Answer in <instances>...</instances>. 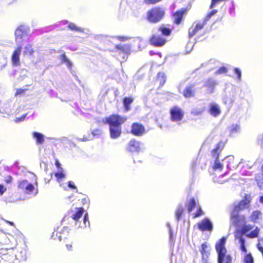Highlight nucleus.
<instances>
[{
	"label": "nucleus",
	"instance_id": "1",
	"mask_svg": "<svg viewBox=\"0 0 263 263\" xmlns=\"http://www.w3.org/2000/svg\"><path fill=\"white\" fill-rule=\"evenodd\" d=\"M251 200L250 195L245 194L242 200L233 205L230 211V219L233 224L238 226L240 223L246 222V217L240 215L239 213L249 206Z\"/></svg>",
	"mask_w": 263,
	"mask_h": 263
},
{
	"label": "nucleus",
	"instance_id": "2",
	"mask_svg": "<svg viewBox=\"0 0 263 263\" xmlns=\"http://www.w3.org/2000/svg\"><path fill=\"white\" fill-rule=\"evenodd\" d=\"M127 120V118L118 114H112L105 117L103 122L109 125L110 137L111 139L119 138L122 133L121 125Z\"/></svg>",
	"mask_w": 263,
	"mask_h": 263
},
{
	"label": "nucleus",
	"instance_id": "3",
	"mask_svg": "<svg viewBox=\"0 0 263 263\" xmlns=\"http://www.w3.org/2000/svg\"><path fill=\"white\" fill-rule=\"evenodd\" d=\"M226 238L222 237L215 245V249L217 253L218 263H232V257L228 253L225 247Z\"/></svg>",
	"mask_w": 263,
	"mask_h": 263
},
{
	"label": "nucleus",
	"instance_id": "4",
	"mask_svg": "<svg viewBox=\"0 0 263 263\" xmlns=\"http://www.w3.org/2000/svg\"><path fill=\"white\" fill-rule=\"evenodd\" d=\"M165 14V10L163 8L154 7L146 12V19L150 23L156 24L164 18Z\"/></svg>",
	"mask_w": 263,
	"mask_h": 263
},
{
	"label": "nucleus",
	"instance_id": "5",
	"mask_svg": "<svg viewBox=\"0 0 263 263\" xmlns=\"http://www.w3.org/2000/svg\"><path fill=\"white\" fill-rule=\"evenodd\" d=\"M115 48L116 51L114 56L121 62L126 61L131 52L130 46L128 44H119L116 45Z\"/></svg>",
	"mask_w": 263,
	"mask_h": 263
},
{
	"label": "nucleus",
	"instance_id": "6",
	"mask_svg": "<svg viewBox=\"0 0 263 263\" xmlns=\"http://www.w3.org/2000/svg\"><path fill=\"white\" fill-rule=\"evenodd\" d=\"M253 228V227L250 224H244L240 231L241 235H246L247 237L250 238H257L259 236L260 232V229L257 227H255V229L250 233H247Z\"/></svg>",
	"mask_w": 263,
	"mask_h": 263
},
{
	"label": "nucleus",
	"instance_id": "7",
	"mask_svg": "<svg viewBox=\"0 0 263 263\" xmlns=\"http://www.w3.org/2000/svg\"><path fill=\"white\" fill-rule=\"evenodd\" d=\"M170 119L173 122L181 121L184 117L183 109L178 106L175 105L170 108Z\"/></svg>",
	"mask_w": 263,
	"mask_h": 263
},
{
	"label": "nucleus",
	"instance_id": "8",
	"mask_svg": "<svg viewBox=\"0 0 263 263\" xmlns=\"http://www.w3.org/2000/svg\"><path fill=\"white\" fill-rule=\"evenodd\" d=\"M149 42L154 47H161L166 44L167 40L162 35L155 33L151 36Z\"/></svg>",
	"mask_w": 263,
	"mask_h": 263
},
{
	"label": "nucleus",
	"instance_id": "9",
	"mask_svg": "<svg viewBox=\"0 0 263 263\" xmlns=\"http://www.w3.org/2000/svg\"><path fill=\"white\" fill-rule=\"evenodd\" d=\"M190 8H182L180 10L176 11L172 14V20L174 24L179 25L183 21V15L186 14Z\"/></svg>",
	"mask_w": 263,
	"mask_h": 263
},
{
	"label": "nucleus",
	"instance_id": "10",
	"mask_svg": "<svg viewBox=\"0 0 263 263\" xmlns=\"http://www.w3.org/2000/svg\"><path fill=\"white\" fill-rule=\"evenodd\" d=\"M130 133L134 136L139 137L146 133V129L142 124L134 122L131 125Z\"/></svg>",
	"mask_w": 263,
	"mask_h": 263
},
{
	"label": "nucleus",
	"instance_id": "11",
	"mask_svg": "<svg viewBox=\"0 0 263 263\" xmlns=\"http://www.w3.org/2000/svg\"><path fill=\"white\" fill-rule=\"evenodd\" d=\"M17 187L26 194L31 193L34 189V185L28 183L26 180L20 181L18 183Z\"/></svg>",
	"mask_w": 263,
	"mask_h": 263
},
{
	"label": "nucleus",
	"instance_id": "12",
	"mask_svg": "<svg viewBox=\"0 0 263 263\" xmlns=\"http://www.w3.org/2000/svg\"><path fill=\"white\" fill-rule=\"evenodd\" d=\"M197 227L200 231L211 232L213 230V225L210 220L205 218L197 223Z\"/></svg>",
	"mask_w": 263,
	"mask_h": 263
},
{
	"label": "nucleus",
	"instance_id": "13",
	"mask_svg": "<svg viewBox=\"0 0 263 263\" xmlns=\"http://www.w3.org/2000/svg\"><path fill=\"white\" fill-rule=\"evenodd\" d=\"M22 52V47L17 46L13 51L11 57V60L13 66H18L20 65V57Z\"/></svg>",
	"mask_w": 263,
	"mask_h": 263
},
{
	"label": "nucleus",
	"instance_id": "14",
	"mask_svg": "<svg viewBox=\"0 0 263 263\" xmlns=\"http://www.w3.org/2000/svg\"><path fill=\"white\" fill-rule=\"evenodd\" d=\"M225 146V142L222 141H219L216 145L215 147L211 152V154L215 160H218L219 154Z\"/></svg>",
	"mask_w": 263,
	"mask_h": 263
},
{
	"label": "nucleus",
	"instance_id": "15",
	"mask_svg": "<svg viewBox=\"0 0 263 263\" xmlns=\"http://www.w3.org/2000/svg\"><path fill=\"white\" fill-rule=\"evenodd\" d=\"M208 249V246L206 242L201 244L200 251L202 255V260L203 263H210L209 260L210 252Z\"/></svg>",
	"mask_w": 263,
	"mask_h": 263
},
{
	"label": "nucleus",
	"instance_id": "16",
	"mask_svg": "<svg viewBox=\"0 0 263 263\" xmlns=\"http://www.w3.org/2000/svg\"><path fill=\"white\" fill-rule=\"evenodd\" d=\"M127 149L130 152H139L140 150V142L135 139H132L128 142Z\"/></svg>",
	"mask_w": 263,
	"mask_h": 263
},
{
	"label": "nucleus",
	"instance_id": "17",
	"mask_svg": "<svg viewBox=\"0 0 263 263\" xmlns=\"http://www.w3.org/2000/svg\"><path fill=\"white\" fill-rule=\"evenodd\" d=\"M182 95L185 98H190L195 97L196 89L195 84H191L186 86L182 92Z\"/></svg>",
	"mask_w": 263,
	"mask_h": 263
},
{
	"label": "nucleus",
	"instance_id": "18",
	"mask_svg": "<svg viewBox=\"0 0 263 263\" xmlns=\"http://www.w3.org/2000/svg\"><path fill=\"white\" fill-rule=\"evenodd\" d=\"M206 23L203 21L197 23L194 27L191 28L189 31V38H192L194 36L199 30L203 29Z\"/></svg>",
	"mask_w": 263,
	"mask_h": 263
},
{
	"label": "nucleus",
	"instance_id": "19",
	"mask_svg": "<svg viewBox=\"0 0 263 263\" xmlns=\"http://www.w3.org/2000/svg\"><path fill=\"white\" fill-rule=\"evenodd\" d=\"M28 28L24 25L19 26L15 31V39H22L27 33Z\"/></svg>",
	"mask_w": 263,
	"mask_h": 263
},
{
	"label": "nucleus",
	"instance_id": "20",
	"mask_svg": "<svg viewBox=\"0 0 263 263\" xmlns=\"http://www.w3.org/2000/svg\"><path fill=\"white\" fill-rule=\"evenodd\" d=\"M209 112L213 117H217L221 113L219 105L216 103H212L210 105Z\"/></svg>",
	"mask_w": 263,
	"mask_h": 263
},
{
	"label": "nucleus",
	"instance_id": "21",
	"mask_svg": "<svg viewBox=\"0 0 263 263\" xmlns=\"http://www.w3.org/2000/svg\"><path fill=\"white\" fill-rule=\"evenodd\" d=\"M134 102V98L132 96L125 97L123 98L122 103L124 109L128 111L131 109L130 104Z\"/></svg>",
	"mask_w": 263,
	"mask_h": 263
},
{
	"label": "nucleus",
	"instance_id": "22",
	"mask_svg": "<svg viewBox=\"0 0 263 263\" xmlns=\"http://www.w3.org/2000/svg\"><path fill=\"white\" fill-rule=\"evenodd\" d=\"M166 80L165 74L163 72H159L157 73L155 81L159 84V87L163 86Z\"/></svg>",
	"mask_w": 263,
	"mask_h": 263
},
{
	"label": "nucleus",
	"instance_id": "23",
	"mask_svg": "<svg viewBox=\"0 0 263 263\" xmlns=\"http://www.w3.org/2000/svg\"><path fill=\"white\" fill-rule=\"evenodd\" d=\"M261 213L260 211L256 210L252 212L249 217L250 220L253 223H257L261 217Z\"/></svg>",
	"mask_w": 263,
	"mask_h": 263
},
{
	"label": "nucleus",
	"instance_id": "24",
	"mask_svg": "<svg viewBox=\"0 0 263 263\" xmlns=\"http://www.w3.org/2000/svg\"><path fill=\"white\" fill-rule=\"evenodd\" d=\"M216 84L217 83L215 80L212 78H209L205 81L204 86L208 89L210 92H212Z\"/></svg>",
	"mask_w": 263,
	"mask_h": 263
},
{
	"label": "nucleus",
	"instance_id": "25",
	"mask_svg": "<svg viewBox=\"0 0 263 263\" xmlns=\"http://www.w3.org/2000/svg\"><path fill=\"white\" fill-rule=\"evenodd\" d=\"M62 229H60L59 228L54 230L52 233L51 238L53 240L61 241L62 240Z\"/></svg>",
	"mask_w": 263,
	"mask_h": 263
},
{
	"label": "nucleus",
	"instance_id": "26",
	"mask_svg": "<svg viewBox=\"0 0 263 263\" xmlns=\"http://www.w3.org/2000/svg\"><path fill=\"white\" fill-rule=\"evenodd\" d=\"M158 30L161 32L162 34L164 36H169L172 33V29L167 27L164 25H162L159 27Z\"/></svg>",
	"mask_w": 263,
	"mask_h": 263
},
{
	"label": "nucleus",
	"instance_id": "27",
	"mask_svg": "<svg viewBox=\"0 0 263 263\" xmlns=\"http://www.w3.org/2000/svg\"><path fill=\"white\" fill-rule=\"evenodd\" d=\"M76 212L75 213L71 216V218L76 220H78L82 216V214L84 212V209L83 208H75Z\"/></svg>",
	"mask_w": 263,
	"mask_h": 263
},
{
	"label": "nucleus",
	"instance_id": "28",
	"mask_svg": "<svg viewBox=\"0 0 263 263\" xmlns=\"http://www.w3.org/2000/svg\"><path fill=\"white\" fill-rule=\"evenodd\" d=\"M33 137L36 139V143L39 144H42L44 141V137L41 133L34 132L32 133Z\"/></svg>",
	"mask_w": 263,
	"mask_h": 263
},
{
	"label": "nucleus",
	"instance_id": "29",
	"mask_svg": "<svg viewBox=\"0 0 263 263\" xmlns=\"http://www.w3.org/2000/svg\"><path fill=\"white\" fill-rule=\"evenodd\" d=\"M261 171L262 174H257L255 175V180L256 182H257L258 186L260 188L262 186L261 184H263V163L261 166Z\"/></svg>",
	"mask_w": 263,
	"mask_h": 263
},
{
	"label": "nucleus",
	"instance_id": "30",
	"mask_svg": "<svg viewBox=\"0 0 263 263\" xmlns=\"http://www.w3.org/2000/svg\"><path fill=\"white\" fill-rule=\"evenodd\" d=\"M34 53V50L32 48V45L31 44L27 45L23 51V54L24 55H30L33 56Z\"/></svg>",
	"mask_w": 263,
	"mask_h": 263
},
{
	"label": "nucleus",
	"instance_id": "31",
	"mask_svg": "<svg viewBox=\"0 0 263 263\" xmlns=\"http://www.w3.org/2000/svg\"><path fill=\"white\" fill-rule=\"evenodd\" d=\"M196 205V200L194 198H191L187 203V210L190 213L195 208Z\"/></svg>",
	"mask_w": 263,
	"mask_h": 263
},
{
	"label": "nucleus",
	"instance_id": "32",
	"mask_svg": "<svg viewBox=\"0 0 263 263\" xmlns=\"http://www.w3.org/2000/svg\"><path fill=\"white\" fill-rule=\"evenodd\" d=\"M184 209L183 206L181 205H179L176 210L175 211V216L178 221L180 220L181 219L183 213Z\"/></svg>",
	"mask_w": 263,
	"mask_h": 263
},
{
	"label": "nucleus",
	"instance_id": "33",
	"mask_svg": "<svg viewBox=\"0 0 263 263\" xmlns=\"http://www.w3.org/2000/svg\"><path fill=\"white\" fill-rule=\"evenodd\" d=\"M239 242L240 243V249L242 252L246 253L247 250L245 246V239L242 235L238 237Z\"/></svg>",
	"mask_w": 263,
	"mask_h": 263
},
{
	"label": "nucleus",
	"instance_id": "34",
	"mask_svg": "<svg viewBox=\"0 0 263 263\" xmlns=\"http://www.w3.org/2000/svg\"><path fill=\"white\" fill-rule=\"evenodd\" d=\"M67 27L71 31H77V32H83V29L82 28L78 27L75 24L73 23H70Z\"/></svg>",
	"mask_w": 263,
	"mask_h": 263
},
{
	"label": "nucleus",
	"instance_id": "35",
	"mask_svg": "<svg viewBox=\"0 0 263 263\" xmlns=\"http://www.w3.org/2000/svg\"><path fill=\"white\" fill-rule=\"evenodd\" d=\"M243 263H254V258L251 253L247 254L243 258Z\"/></svg>",
	"mask_w": 263,
	"mask_h": 263
},
{
	"label": "nucleus",
	"instance_id": "36",
	"mask_svg": "<svg viewBox=\"0 0 263 263\" xmlns=\"http://www.w3.org/2000/svg\"><path fill=\"white\" fill-rule=\"evenodd\" d=\"M54 176L57 178V181L60 182L62 179L65 178L66 175L64 173V170L59 171L58 172H56L54 173Z\"/></svg>",
	"mask_w": 263,
	"mask_h": 263
},
{
	"label": "nucleus",
	"instance_id": "37",
	"mask_svg": "<svg viewBox=\"0 0 263 263\" xmlns=\"http://www.w3.org/2000/svg\"><path fill=\"white\" fill-rule=\"evenodd\" d=\"M213 170L214 171H216L217 170L219 171H222L223 169V165L221 164L218 160H215V163L214 165L212 166Z\"/></svg>",
	"mask_w": 263,
	"mask_h": 263
},
{
	"label": "nucleus",
	"instance_id": "38",
	"mask_svg": "<svg viewBox=\"0 0 263 263\" xmlns=\"http://www.w3.org/2000/svg\"><path fill=\"white\" fill-rule=\"evenodd\" d=\"M217 12V10L216 9H214V10H212V11H211L208 14H207L205 17L204 18L203 22L206 24L207 22L210 19V18L213 15L215 14Z\"/></svg>",
	"mask_w": 263,
	"mask_h": 263
},
{
	"label": "nucleus",
	"instance_id": "39",
	"mask_svg": "<svg viewBox=\"0 0 263 263\" xmlns=\"http://www.w3.org/2000/svg\"><path fill=\"white\" fill-rule=\"evenodd\" d=\"M203 215V212L201 208V206H199L197 207V210L196 213H193V217L194 218H197L198 217H200Z\"/></svg>",
	"mask_w": 263,
	"mask_h": 263
},
{
	"label": "nucleus",
	"instance_id": "40",
	"mask_svg": "<svg viewBox=\"0 0 263 263\" xmlns=\"http://www.w3.org/2000/svg\"><path fill=\"white\" fill-rule=\"evenodd\" d=\"M228 71L227 68L224 66L220 67L217 71H215V74H220L221 73H227Z\"/></svg>",
	"mask_w": 263,
	"mask_h": 263
},
{
	"label": "nucleus",
	"instance_id": "41",
	"mask_svg": "<svg viewBox=\"0 0 263 263\" xmlns=\"http://www.w3.org/2000/svg\"><path fill=\"white\" fill-rule=\"evenodd\" d=\"M26 90H27V89L18 88L16 90L14 96L16 97L23 95Z\"/></svg>",
	"mask_w": 263,
	"mask_h": 263
},
{
	"label": "nucleus",
	"instance_id": "42",
	"mask_svg": "<svg viewBox=\"0 0 263 263\" xmlns=\"http://www.w3.org/2000/svg\"><path fill=\"white\" fill-rule=\"evenodd\" d=\"M91 134L93 137L99 136L102 134V130L99 128L95 129L92 131Z\"/></svg>",
	"mask_w": 263,
	"mask_h": 263
},
{
	"label": "nucleus",
	"instance_id": "43",
	"mask_svg": "<svg viewBox=\"0 0 263 263\" xmlns=\"http://www.w3.org/2000/svg\"><path fill=\"white\" fill-rule=\"evenodd\" d=\"M234 72L237 75V79L240 80L241 78V71L240 69L238 68H234Z\"/></svg>",
	"mask_w": 263,
	"mask_h": 263
},
{
	"label": "nucleus",
	"instance_id": "44",
	"mask_svg": "<svg viewBox=\"0 0 263 263\" xmlns=\"http://www.w3.org/2000/svg\"><path fill=\"white\" fill-rule=\"evenodd\" d=\"M202 111L199 109H193L191 111V114L193 116H198L201 114Z\"/></svg>",
	"mask_w": 263,
	"mask_h": 263
},
{
	"label": "nucleus",
	"instance_id": "45",
	"mask_svg": "<svg viewBox=\"0 0 263 263\" xmlns=\"http://www.w3.org/2000/svg\"><path fill=\"white\" fill-rule=\"evenodd\" d=\"M26 117V114L23 115L20 118H17L15 119L16 123H18L24 121Z\"/></svg>",
	"mask_w": 263,
	"mask_h": 263
},
{
	"label": "nucleus",
	"instance_id": "46",
	"mask_svg": "<svg viewBox=\"0 0 263 263\" xmlns=\"http://www.w3.org/2000/svg\"><path fill=\"white\" fill-rule=\"evenodd\" d=\"M12 180L13 178L11 176H7L5 178V182L7 184L11 183Z\"/></svg>",
	"mask_w": 263,
	"mask_h": 263
},
{
	"label": "nucleus",
	"instance_id": "47",
	"mask_svg": "<svg viewBox=\"0 0 263 263\" xmlns=\"http://www.w3.org/2000/svg\"><path fill=\"white\" fill-rule=\"evenodd\" d=\"M55 165L59 171H63V168L61 167V165L58 160L56 159L55 161Z\"/></svg>",
	"mask_w": 263,
	"mask_h": 263
},
{
	"label": "nucleus",
	"instance_id": "48",
	"mask_svg": "<svg viewBox=\"0 0 263 263\" xmlns=\"http://www.w3.org/2000/svg\"><path fill=\"white\" fill-rule=\"evenodd\" d=\"M67 184H68V186L69 188H70V189H74V190H77V186L71 181H68V183H67Z\"/></svg>",
	"mask_w": 263,
	"mask_h": 263
},
{
	"label": "nucleus",
	"instance_id": "49",
	"mask_svg": "<svg viewBox=\"0 0 263 263\" xmlns=\"http://www.w3.org/2000/svg\"><path fill=\"white\" fill-rule=\"evenodd\" d=\"M239 127L238 125H235V126H233L232 127L231 129V133H235V132H237V130L239 129Z\"/></svg>",
	"mask_w": 263,
	"mask_h": 263
},
{
	"label": "nucleus",
	"instance_id": "50",
	"mask_svg": "<svg viewBox=\"0 0 263 263\" xmlns=\"http://www.w3.org/2000/svg\"><path fill=\"white\" fill-rule=\"evenodd\" d=\"M60 59L61 60V63H64L67 60V57L65 53H63L60 55Z\"/></svg>",
	"mask_w": 263,
	"mask_h": 263
},
{
	"label": "nucleus",
	"instance_id": "51",
	"mask_svg": "<svg viewBox=\"0 0 263 263\" xmlns=\"http://www.w3.org/2000/svg\"><path fill=\"white\" fill-rule=\"evenodd\" d=\"M6 191V188L5 186L0 184V195H2Z\"/></svg>",
	"mask_w": 263,
	"mask_h": 263
},
{
	"label": "nucleus",
	"instance_id": "52",
	"mask_svg": "<svg viewBox=\"0 0 263 263\" xmlns=\"http://www.w3.org/2000/svg\"><path fill=\"white\" fill-rule=\"evenodd\" d=\"M65 63L69 68H71L72 63L67 59V60L64 63Z\"/></svg>",
	"mask_w": 263,
	"mask_h": 263
},
{
	"label": "nucleus",
	"instance_id": "53",
	"mask_svg": "<svg viewBox=\"0 0 263 263\" xmlns=\"http://www.w3.org/2000/svg\"><path fill=\"white\" fill-rule=\"evenodd\" d=\"M80 140L82 141H88V140H90V134H89V136H84L82 138H81Z\"/></svg>",
	"mask_w": 263,
	"mask_h": 263
},
{
	"label": "nucleus",
	"instance_id": "54",
	"mask_svg": "<svg viewBox=\"0 0 263 263\" xmlns=\"http://www.w3.org/2000/svg\"><path fill=\"white\" fill-rule=\"evenodd\" d=\"M128 39H129V37H127V36H118V39L120 41H127Z\"/></svg>",
	"mask_w": 263,
	"mask_h": 263
},
{
	"label": "nucleus",
	"instance_id": "55",
	"mask_svg": "<svg viewBox=\"0 0 263 263\" xmlns=\"http://www.w3.org/2000/svg\"><path fill=\"white\" fill-rule=\"evenodd\" d=\"M66 249L67 250L70 251L72 250V246L71 244H68L66 245Z\"/></svg>",
	"mask_w": 263,
	"mask_h": 263
},
{
	"label": "nucleus",
	"instance_id": "56",
	"mask_svg": "<svg viewBox=\"0 0 263 263\" xmlns=\"http://www.w3.org/2000/svg\"><path fill=\"white\" fill-rule=\"evenodd\" d=\"M6 222H7L8 224H9L10 225H11L12 226H14V223L13 222L7 220Z\"/></svg>",
	"mask_w": 263,
	"mask_h": 263
},
{
	"label": "nucleus",
	"instance_id": "57",
	"mask_svg": "<svg viewBox=\"0 0 263 263\" xmlns=\"http://www.w3.org/2000/svg\"><path fill=\"white\" fill-rule=\"evenodd\" d=\"M259 201L263 203V195L262 196H261L259 198Z\"/></svg>",
	"mask_w": 263,
	"mask_h": 263
},
{
	"label": "nucleus",
	"instance_id": "58",
	"mask_svg": "<svg viewBox=\"0 0 263 263\" xmlns=\"http://www.w3.org/2000/svg\"><path fill=\"white\" fill-rule=\"evenodd\" d=\"M87 220V215L86 214L84 217V220L85 221Z\"/></svg>",
	"mask_w": 263,
	"mask_h": 263
}]
</instances>
